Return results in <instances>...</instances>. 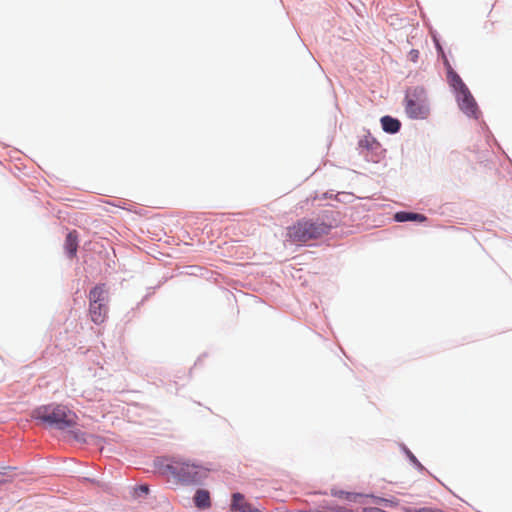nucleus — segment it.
Returning a JSON list of instances; mask_svg holds the SVG:
<instances>
[{
    "label": "nucleus",
    "instance_id": "9d476101",
    "mask_svg": "<svg viewBox=\"0 0 512 512\" xmlns=\"http://www.w3.org/2000/svg\"><path fill=\"white\" fill-rule=\"evenodd\" d=\"M380 121L383 130L387 133L394 134L400 130L401 123L396 118L391 116H383Z\"/></svg>",
    "mask_w": 512,
    "mask_h": 512
},
{
    "label": "nucleus",
    "instance_id": "6e6552de",
    "mask_svg": "<svg viewBox=\"0 0 512 512\" xmlns=\"http://www.w3.org/2000/svg\"><path fill=\"white\" fill-rule=\"evenodd\" d=\"M64 248L68 253L69 257L73 258L76 255L78 249V234L75 230L69 232L65 239Z\"/></svg>",
    "mask_w": 512,
    "mask_h": 512
},
{
    "label": "nucleus",
    "instance_id": "f8f14e48",
    "mask_svg": "<svg viewBox=\"0 0 512 512\" xmlns=\"http://www.w3.org/2000/svg\"><path fill=\"white\" fill-rule=\"evenodd\" d=\"M448 80L451 84V86L459 93L463 91L464 89H467V86L462 81L460 76L449 67L448 73H447Z\"/></svg>",
    "mask_w": 512,
    "mask_h": 512
},
{
    "label": "nucleus",
    "instance_id": "9b49d317",
    "mask_svg": "<svg viewBox=\"0 0 512 512\" xmlns=\"http://www.w3.org/2000/svg\"><path fill=\"white\" fill-rule=\"evenodd\" d=\"M395 220L397 222H406V221H418V222H424L426 221V216L419 213H412V212H397L395 214Z\"/></svg>",
    "mask_w": 512,
    "mask_h": 512
},
{
    "label": "nucleus",
    "instance_id": "4468645a",
    "mask_svg": "<svg viewBox=\"0 0 512 512\" xmlns=\"http://www.w3.org/2000/svg\"><path fill=\"white\" fill-rule=\"evenodd\" d=\"M332 494L334 496H336V497L345 498V499H348V500H355L356 497H357L356 494L345 492V491H335Z\"/></svg>",
    "mask_w": 512,
    "mask_h": 512
},
{
    "label": "nucleus",
    "instance_id": "39448f33",
    "mask_svg": "<svg viewBox=\"0 0 512 512\" xmlns=\"http://www.w3.org/2000/svg\"><path fill=\"white\" fill-rule=\"evenodd\" d=\"M89 314L91 320L99 325L102 324L106 317L108 308L106 306L107 295L103 285H97L89 292Z\"/></svg>",
    "mask_w": 512,
    "mask_h": 512
},
{
    "label": "nucleus",
    "instance_id": "423d86ee",
    "mask_svg": "<svg viewBox=\"0 0 512 512\" xmlns=\"http://www.w3.org/2000/svg\"><path fill=\"white\" fill-rule=\"evenodd\" d=\"M458 102L461 110L465 114L468 116H476L477 104L468 88L458 93Z\"/></svg>",
    "mask_w": 512,
    "mask_h": 512
},
{
    "label": "nucleus",
    "instance_id": "2eb2a0df",
    "mask_svg": "<svg viewBox=\"0 0 512 512\" xmlns=\"http://www.w3.org/2000/svg\"><path fill=\"white\" fill-rule=\"evenodd\" d=\"M409 57L411 61L416 62L419 58V51L415 49L411 50L409 52Z\"/></svg>",
    "mask_w": 512,
    "mask_h": 512
},
{
    "label": "nucleus",
    "instance_id": "f257e3e1",
    "mask_svg": "<svg viewBox=\"0 0 512 512\" xmlns=\"http://www.w3.org/2000/svg\"><path fill=\"white\" fill-rule=\"evenodd\" d=\"M332 224L323 218H302L287 228V240L295 244H303L328 235Z\"/></svg>",
    "mask_w": 512,
    "mask_h": 512
},
{
    "label": "nucleus",
    "instance_id": "f03ea898",
    "mask_svg": "<svg viewBox=\"0 0 512 512\" xmlns=\"http://www.w3.org/2000/svg\"><path fill=\"white\" fill-rule=\"evenodd\" d=\"M33 416L61 430L74 427L78 419L75 412L61 404H49L38 407L34 411Z\"/></svg>",
    "mask_w": 512,
    "mask_h": 512
},
{
    "label": "nucleus",
    "instance_id": "dca6fc26",
    "mask_svg": "<svg viewBox=\"0 0 512 512\" xmlns=\"http://www.w3.org/2000/svg\"><path fill=\"white\" fill-rule=\"evenodd\" d=\"M139 489H140L142 492H144V493H147V492H148V487H147V486H145V485H141V486L139 487Z\"/></svg>",
    "mask_w": 512,
    "mask_h": 512
},
{
    "label": "nucleus",
    "instance_id": "ddd939ff",
    "mask_svg": "<svg viewBox=\"0 0 512 512\" xmlns=\"http://www.w3.org/2000/svg\"><path fill=\"white\" fill-rule=\"evenodd\" d=\"M378 143L371 136L366 135L359 141V146L367 149H373L374 146H377Z\"/></svg>",
    "mask_w": 512,
    "mask_h": 512
},
{
    "label": "nucleus",
    "instance_id": "20e7f679",
    "mask_svg": "<svg viewBox=\"0 0 512 512\" xmlns=\"http://www.w3.org/2000/svg\"><path fill=\"white\" fill-rule=\"evenodd\" d=\"M173 476L183 483H196L204 479L209 469L189 461H173L168 465Z\"/></svg>",
    "mask_w": 512,
    "mask_h": 512
},
{
    "label": "nucleus",
    "instance_id": "1a4fd4ad",
    "mask_svg": "<svg viewBox=\"0 0 512 512\" xmlns=\"http://www.w3.org/2000/svg\"><path fill=\"white\" fill-rule=\"evenodd\" d=\"M194 502L199 509H208L211 507L210 493L204 489H198L194 496Z\"/></svg>",
    "mask_w": 512,
    "mask_h": 512
},
{
    "label": "nucleus",
    "instance_id": "7ed1b4c3",
    "mask_svg": "<svg viewBox=\"0 0 512 512\" xmlns=\"http://www.w3.org/2000/svg\"><path fill=\"white\" fill-rule=\"evenodd\" d=\"M404 108L409 118L426 119L429 116L430 108L425 89L422 87L409 89L405 95Z\"/></svg>",
    "mask_w": 512,
    "mask_h": 512
},
{
    "label": "nucleus",
    "instance_id": "0eeeda50",
    "mask_svg": "<svg viewBox=\"0 0 512 512\" xmlns=\"http://www.w3.org/2000/svg\"><path fill=\"white\" fill-rule=\"evenodd\" d=\"M231 511L237 512H262L260 509L252 506L251 503L246 501L245 497L241 493H234L231 501Z\"/></svg>",
    "mask_w": 512,
    "mask_h": 512
}]
</instances>
